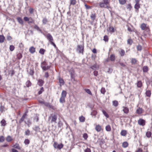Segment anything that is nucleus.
<instances>
[{"instance_id": "1", "label": "nucleus", "mask_w": 152, "mask_h": 152, "mask_svg": "<svg viewBox=\"0 0 152 152\" xmlns=\"http://www.w3.org/2000/svg\"><path fill=\"white\" fill-rule=\"evenodd\" d=\"M99 5L101 8H105L107 9L110 8V2L108 0H103V1L99 3Z\"/></svg>"}, {"instance_id": "2", "label": "nucleus", "mask_w": 152, "mask_h": 152, "mask_svg": "<svg viewBox=\"0 0 152 152\" xmlns=\"http://www.w3.org/2000/svg\"><path fill=\"white\" fill-rule=\"evenodd\" d=\"M67 94L66 92L64 90L62 91L61 97L59 99V102L61 103H63L65 102V98Z\"/></svg>"}, {"instance_id": "3", "label": "nucleus", "mask_w": 152, "mask_h": 152, "mask_svg": "<svg viewBox=\"0 0 152 152\" xmlns=\"http://www.w3.org/2000/svg\"><path fill=\"white\" fill-rule=\"evenodd\" d=\"M57 118V117L56 115L52 114L49 117V120H51L50 122L51 123H56Z\"/></svg>"}, {"instance_id": "4", "label": "nucleus", "mask_w": 152, "mask_h": 152, "mask_svg": "<svg viewBox=\"0 0 152 152\" xmlns=\"http://www.w3.org/2000/svg\"><path fill=\"white\" fill-rule=\"evenodd\" d=\"M84 46L83 45H77V50L79 53L83 54Z\"/></svg>"}, {"instance_id": "5", "label": "nucleus", "mask_w": 152, "mask_h": 152, "mask_svg": "<svg viewBox=\"0 0 152 152\" xmlns=\"http://www.w3.org/2000/svg\"><path fill=\"white\" fill-rule=\"evenodd\" d=\"M23 19L25 21L28 22V24L33 23L34 22V20L31 17H25L23 18Z\"/></svg>"}, {"instance_id": "6", "label": "nucleus", "mask_w": 152, "mask_h": 152, "mask_svg": "<svg viewBox=\"0 0 152 152\" xmlns=\"http://www.w3.org/2000/svg\"><path fill=\"white\" fill-rule=\"evenodd\" d=\"M53 146L55 148H58L60 149L63 147V145L61 143L60 144H58L57 142H55Z\"/></svg>"}, {"instance_id": "7", "label": "nucleus", "mask_w": 152, "mask_h": 152, "mask_svg": "<svg viewBox=\"0 0 152 152\" xmlns=\"http://www.w3.org/2000/svg\"><path fill=\"white\" fill-rule=\"evenodd\" d=\"M43 34L46 37L47 39L50 42L53 41V38L50 34L48 33L46 34H45L43 33Z\"/></svg>"}, {"instance_id": "8", "label": "nucleus", "mask_w": 152, "mask_h": 152, "mask_svg": "<svg viewBox=\"0 0 152 152\" xmlns=\"http://www.w3.org/2000/svg\"><path fill=\"white\" fill-rule=\"evenodd\" d=\"M137 122L138 124L140 126H143L145 125L146 121L145 120L142 118H140Z\"/></svg>"}, {"instance_id": "9", "label": "nucleus", "mask_w": 152, "mask_h": 152, "mask_svg": "<svg viewBox=\"0 0 152 152\" xmlns=\"http://www.w3.org/2000/svg\"><path fill=\"white\" fill-rule=\"evenodd\" d=\"M97 114V112L95 110L92 109H91V114L92 117L94 116V118H95L96 117V115Z\"/></svg>"}, {"instance_id": "10", "label": "nucleus", "mask_w": 152, "mask_h": 152, "mask_svg": "<svg viewBox=\"0 0 152 152\" xmlns=\"http://www.w3.org/2000/svg\"><path fill=\"white\" fill-rule=\"evenodd\" d=\"M95 129L97 132H100L102 130V129L101 126L99 125H96Z\"/></svg>"}, {"instance_id": "11", "label": "nucleus", "mask_w": 152, "mask_h": 152, "mask_svg": "<svg viewBox=\"0 0 152 152\" xmlns=\"http://www.w3.org/2000/svg\"><path fill=\"white\" fill-rule=\"evenodd\" d=\"M131 63L132 64H138V61L135 58H132L131 59Z\"/></svg>"}, {"instance_id": "12", "label": "nucleus", "mask_w": 152, "mask_h": 152, "mask_svg": "<svg viewBox=\"0 0 152 152\" xmlns=\"http://www.w3.org/2000/svg\"><path fill=\"white\" fill-rule=\"evenodd\" d=\"M122 108H123V111L124 113L126 114H128L129 112V108L127 107H123Z\"/></svg>"}, {"instance_id": "13", "label": "nucleus", "mask_w": 152, "mask_h": 152, "mask_svg": "<svg viewBox=\"0 0 152 152\" xmlns=\"http://www.w3.org/2000/svg\"><path fill=\"white\" fill-rule=\"evenodd\" d=\"M29 51L31 53L33 54L35 51V48L33 46H31L29 48Z\"/></svg>"}, {"instance_id": "14", "label": "nucleus", "mask_w": 152, "mask_h": 152, "mask_svg": "<svg viewBox=\"0 0 152 152\" xmlns=\"http://www.w3.org/2000/svg\"><path fill=\"white\" fill-rule=\"evenodd\" d=\"M17 20L18 23L22 25L23 24V19L20 17H18L17 18Z\"/></svg>"}, {"instance_id": "15", "label": "nucleus", "mask_w": 152, "mask_h": 152, "mask_svg": "<svg viewBox=\"0 0 152 152\" xmlns=\"http://www.w3.org/2000/svg\"><path fill=\"white\" fill-rule=\"evenodd\" d=\"M12 147L18 150H20L21 148V147L20 146L19 144L17 143L14 145L12 146Z\"/></svg>"}, {"instance_id": "16", "label": "nucleus", "mask_w": 152, "mask_h": 152, "mask_svg": "<svg viewBox=\"0 0 152 152\" xmlns=\"http://www.w3.org/2000/svg\"><path fill=\"white\" fill-rule=\"evenodd\" d=\"M143 110L142 108H139L137 109L136 110V113L138 114H141L143 112Z\"/></svg>"}, {"instance_id": "17", "label": "nucleus", "mask_w": 152, "mask_h": 152, "mask_svg": "<svg viewBox=\"0 0 152 152\" xmlns=\"http://www.w3.org/2000/svg\"><path fill=\"white\" fill-rule=\"evenodd\" d=\"M127 133V132L126 130H123L121 131L120 134L121 135L125 136L126 135Z\"/></svg>"}, {"instance_id": "18", "label": "nucleus", "mask_w": 152, "mask_h": 152, "mask_svg": "<svg viewBox=\"0 0 152 152\" xmlns=\"http://www.w3.org/2000/svg\"><path fill=\"white\" fill-rule=\"evenodd\" d=\"M26 115H27L26 113L23 115V116L21 118L20 120L19 121V123H21L24 121Z\"/></svg>"}, {"instance_id": "19", "label": "nucleus", "mask_w": 152, "mask_h": 152, "mask_svg": "<svg viewBox=\"0 0 152 152\" xmlns=\"http://www.w3.org/2000/svg\"><path fill=\"white\" fill-rule=\"evenodd\" d=\"M145 94L146 96L150 97L151 94V91L149 90H146L145 92Z\"/></svg>"}, {"instance_id": "20", "label": "nucleus", "mask_w": 152, "mask_h": 152, "mask_svg": "<svg viewBox=\"0 0 152 152\" xmlns=\"http://www.w3.org/2000/svg\"><path fill=\"white\" fill-rule=\"evenodd\" d=\"M44 84V81L41 79H39L38 81V85L40 86H42Z\"/></svg>"}, {"instance_id": "21", "label": "nucleus", "mask_w": 152, "mask_h": 152, "mask_svg": "<svg viewBox=\"0 0 152 152\" xmlns=\"http://www.w3.org/2000/svg\"><path fill=\"white\" fill-rule=\"evenodd\" d=\"M5 38L2 35H0V43H3L4 42Z\"/></svg>"}, {"instance_id": "22", "label": "nucleus", "mask_w": 152, "mask_h": 152, "mask_svg": "<svg viewBox=\"0 0 152 152\" xmlns=\"http://www.w3.org/2000/svg\"><path fill=\"white\" fill-rule=\"evenodd\" d=\"M6 140L8 142H11L12 140V139L11 136H8L7 137Z\"/></svg>"}, {"instance_id": "23", "label": "nucleus", "mask_w": 152, "mask_h": 152, "mask_svg": "<svg viewBox=\"0 0 152 152\" xmlns=\"http://www.w3.org/2000/svg\"><path fill=\"white\" fill-rule=\"evenodd\" d=\"M7 110V109L5 108L4 106L1 105L0 107V111L2 113Z\"/></svg>"}, {"instance_id": "24", "label": "nucleus", "mask_w": 152, "mask_h": 152, "mask_svg": "<svg viewBox=\"0 0 152 152\" xmlns=\"http://www.w3.org/2000/svg\"><path fill=\"white\" fill-rule=\"evenodd\" d=\"M113 105L115 107H116L118 105V103L117 100H114L113 102Z\"/></svg>"}, {"instance_id": "25", "label": "nucleus", "mask_w": 152, "mask_h": 152, "mask_svg": "<svg viewBox=\"0 0 152 152\" xmlns=\"http://www.w3.org/2000/svg\"><path fill=\"white\" fill-rule=\"evenodd\" d=\"M96 17V16L95 13L92 14L90 15L91 18L93 21L95 20Z\"/></svg>"}, {"instance_id": "26", "label": "nucleus", "mask_w": 152, "mask_h": 152, "mask_svg": "<svg viewBox=\"0 0 152 152\" xmlns=\"http://www.w3.org/2000/svg\"><path fill=\"white\" fill-rule=\"evenodd\" d=\"M141 28L142 30H144L147 28L146 25L145 23H143L141 25Z\"/></svg>"}, {"instance_id": "27", "label": "nucleus", "mask_w": 152, "mask_h": 152, "mask_svg": "<svg viewBox=\"0 0 152 152\" xmlns=\"http://www.w3.org/2000/svg\"><path fill=\"white\" fill-rule=\"evenodd\" d=\"M0 123L1 124V126H5L6 125V121L4 119L2 120L1 121Z\"/></svg>"}, {"instance_id": "28", "label": "nucleus", "mask_w": 152, "mask_h": 152, "mask_svg": "<svg viewBox=\"0 0 152 152\" xmlns=\"http://www.w3.org/2000/svg\"><path fill=\"white\" fill-rule=\"evenodd\" d=\"M50 67V66L47 65V66H42V68L44 70L46 71Z\"/></svg>"}, {"instance_id": "29", "label": "nucleus", "mask_w": 152, "mask_h": 152, "mask_svg": "<svg viewBox=\"0 0 152 152\" xmlns=\"http://www.w3.org/2000/svg\"><path fill=\"white\" fill-rule=\"evenodd\" d=\"M128 143L127 142H124L122 143V147L124 148H126L128 146Z\"/></svg>"}, {"instance_id": "30", "label": "nucleus", "mask_w": 152, "mask_h": 152, "mask_svg": "<svg viewBox=\"0 0 152 152\" xmlns=\"http://www.w3.org/2000/svg\"><path fill=\"white\" fill-rule=\"evenodd\" d=\"M34 29H37V31H39L41 33H42V30L39 28L37 25H35L34 27Z\"/></svg>"}, {"instance_id": "31", "label": "nucleus", "mask_w": 152, "mask_h": 152, "mask_svg": "<svg viewBox=\"0 0 152 152\" xmlns=\"http://www.w3.org/2000/svg\"><path fill=\"white\" fill-rule=\"evenodd\" d=\"M84 90L87 93H88L91 96L92 95V94L90 89H88L86 88L84 89Z\"/></svg>"}, {"instance_id": "32", "label": "nucleus", "mask_w": 152, "mask_h": 152, "mask_svg": "<svg viewBox=\"0 0 152 152\" xmlns=\"http://www.w3.org/2000/svg\"><path fill=\"white\" fill-rule=\"evenodd\" d=\"M105 129L107 132H110L111 130V128L110 125H107L105 127Z\"/></svg>"}, {"instance_id": "33", "label": "nucleus", "mask_w": 152, "mask_h": 152, "mask_svg": "<svg viewBox=\"0 0 152 152\" xmlns=\"http://www.w3.org/2000/svg\"><path fill=\"white\" fill-rule=\"evenodd\" d=\"M45 50L43 48H41L39 50V53L41 55L44 54Z\"/></svg>"}, {"instance_id": "34", "label": "nucleus", "mask_w": 152, "mask_h": 152, "mask_svg": "<svg viewBox=\"0 0 152 152\" xmlns=\"http://www.w3.org/2000/svg\"><path fill=\"white\" fill-rule=\"evenodd\" d=\"M140 8V5L139 3H136L134 5V8L135 9L138 10Z\"/></svg>"}, {"instance_id": "35", "label": "nucleus", "mask_w": 152, "mask_h": 152, "mask_svg": "<svg viewBox=\"0 0 152 152\" xmlns=\"http://www.w3.org/2000/svg\"><path fill=\"white\" fill-rule=\"evenodd\" d=\"M85 118L82 116L80 117L79 118V119L80 122H84L85 121Z\"/></svg>"}, {"instance_id": "36", "label": "nucleus", "mask_w": 152, "mask_h": 152, "mask_svg": "<svg viewBox=\"0 0 152 152\" xmlns=\"http://www.w3.org/2000/svg\"><path fill=\"white\" fill-rule=\"evenodd\" d=\"M109 31L111 32H115V29L112 26H110L109 27Z\"/></svg>"}, {"instance_id": "37", "label": "nucleus", "mask_w": 152, "mask_h": 152, "mask_svg": "<svg viewBox=\"0 0 152 152\" xmlns=\"http://www.w3.org/2000/svg\"><path fill=\"white\" fill-rule=\"evenodd\" d=\"M120 53L121 56H123L125 55V51L124 50L121 49L120 52Z\"/></svg>"}, {"instance_id": "38", "label": "nucleus", "mask_w": 152, "mask_h": 152, "mask_svg": "<svg viewBox=\"0 0 152 152\" xmlns=\"http://www.w3.org/2000/svg\"><path fill=\"white\" fill-rule=\"evenodd\" d=\"M26 85L27 87H29L31 86V83L29 80H28L26 83Z\"/></svg>"}, {"instance_id": "39", "label": "nucleus", "mask_w": 152, "mask_h": 152, "mask_svg": "<svg viewBox=\"0 0 152 152\" xmlns=\"http://www.w3.org/2000/svg\"><path fill=\"white\" fill-rule=\"evenodd\" d=\"M119 3L122 5L125 4L126 2V0H119Z\"/></svg>"}, {"instance_id": "40", "label": "nucleus", "mask_w": 152, "mask_h": 152, "mask_svg": "<svg viewBox=\"0 0 152 152\" xmlns=\"http://www.w3.org/2000/svg\"><path fill=\"white\" fill-rule=\"evenodd\" d=\"M146 135L147 137L150 138L151 135V132L150 131L147 132L146 134Z\"/></svg>"}, {"instance_id": "41", "label": "nucleus", "mask_w": 152, "mask_h": 152, "mask_svg": "<svg viewBox=\"0 0 152 152\" xmlns=\"http://www.w3.org/2000/svg\"><path fill=\"white\" fill-rule=\"evenodd\" d=\"M76 0H70V5H74L76 4Z\"/></svg>"}, {"instance_id": "42", "label": "nucleus", "mask_w": 152, "mask_h": 152, "mask_svg": "<svg viewBox=\"0 0 152 152\" xmlns=\"http://www.w3.org/2000/svg\"><path fill=\"white\" fill-rule=\"evenodd\" d=\"M137 86L138 87L140 88L142 86V83L141 81H138L137 83Z\"/></svg>"}, {"instance_id": "43", "label": "nucleus", "mask_w": 152, "mask_h": 152, "mask_svg": "<svg viewBox=\"0 0 152 152\" xmlns=\"http://www.w3.org/2000/svg\"><path fill=\"white\" fill-rule=\"evenodd\" d=\"M69 72L71 75V77L72 78L74 74V72L73 69H72L71 70H70V71H69Z\"/></svg>"}, {"instance_id": "44", "label": "nucleus", "mask_w": 152, "mask_h": 152, "mask_svg": "<svg viewBox=\"0 0 152 152\" xmlns=\"http://www.w3.org/2000/svg\"><path fill=\"white\" fill-rule=\"evenodd\" d=\"M148 70V68L147 66H144L143 68V71L144 72H146Z\"/></svg>"}, {"instance_id": "45", "label": "nucleus", "mask_w": 152, "mask_h": 152, "mask_svg": "<svg viewBox=\"0 0 152 152\" xmlns=\"http://www.w3.org/2000/svg\"><path fill=\"white\" fill-rule=\"evenodd\" d=\"M110 59L112 61H114L115 60V56L114 55H111L110 58Z\"/></svg>"}, {"instance_id": "46", "label": "nucleus", "mask_w": 152, "mask_h": 152, "mask_svg": "<svg viewBox=\"0 0 152 152\" xmlns=\"http://www.w3.org/2000/svg\"><path fill=\"white\" fill-rule=\"evenodd\" d=\"M48 21L46 18H44L42 20V23L43 24H46L48 22Z\"/></svg>"}, {"instance_id": "47", "label": "nucleus", "mask_w": 152, "mask_h": 152, "mask_svg": "<svg viewBox=\"0 0 152 152\" xmlns=\"http://www.w3.org/2000/svg\"><path fill=\"white\" fill-rule=\"evenodd\" d=\"M102 112L103 114L107 118H109V116L108 115L107 113L104 110H102Z\"/></svg>"}, {"instance_id": "48", "label": "nucleus", "mask_w": 152, "mask_h": 152, "mask_svg": "<svg viewBox=\"0 0 152 152\" xmlns=\"http://www.w3.org/2000/svg\"><path fill=\"white\" fill-rule=\"evenodd\" d=\"M24 143L26 145H28L30 143V140L28 139H26L24 141Z\"/></svg>"}, {"instance_id": "49", "label": "nucleus", "mask_w": 152, "mask_h": 152, "mask_svg": "<svg viewBox=\"0 0 152 152\" xmlns=\"http://www.w3.org/2000/svg\"><path fill=\"white\" fill-rule=\"evenodd\" d=\"M127 43L128 44L130 45H131L133 42V41L131 39H128L127 41Z\"/></svg>"}, {"instance_id": "50", "label": "nucleus", "mask_w": 152, "mask_h": 152, "mask_svg": "<svg viewBox=\"0 0 152 152\" xmlns=\"http://www.w3.org/2000/svg\"><path fill=\"white\" fill-rule=\"evenodd\" d=\"M17 57L18 59H20L22 57V54L20 53H18L17 55Z\"/></svg>"}, {"instance_id": "51", "label": "nucleus", "mask_w": 152, "mask_h": 152, "mask_svg": "<svg viewBox=\"0 0 152 152\" xmlns=\"http://www.w3.org/2000/svg\"><path fill=\"white\" fill-rule=\"evenodd\" d=\"M108 38L107 35H105L104 37L103 40L105 42H108Z\"/></svg>"}, {"instance_id": "52", "label": "nucleus", "mask_w": 152, "mask_h": 152, "mask_svg": "<svg viewBox=\"0 0 152 152\" xmlns=\"http://www.w3.org/2000/svg\"><path fill=\"white\" fill-rule=\"evenodd\" d=\"M30 134V131L29 129H27L25 132V134L28 136Z\"/></svg>"}, {"instance_id": "53", "label": "nucleus", "mask_w": 152, "mask_h": 152, "mask_svg": "<svg viewBox=\"0 0 152 152\" xmlns=\"http://www.w3.org/2000/svg\"><path fill=\"white\" fill-rule=\"evenodd\" d=\"M105 91H105V88H102L101 90V93H102L103 94H104L105 92Z\"/></svg>"}, {"instance_id": "54", "label": "nucleus", "mask_w": 152, "mask_h": 152, "mask_svg": "<svg viewBox=\"0 0 152 152\" xmlns=\"http://www.w3.org/2000/svg\"><path fill=\"white\" fill-rule=\"evenodd\" d=\"M44 104L47 107H50V108H51V107H52V106H51L49 103H48V102H45V103Z\"/></svg>"}, {"instance_id": "55", "label": "nucleus", "mask_w": 152, "mask_h": 152, "mask_svg": "<svg viewBox=\"0 0 152 152\" xmlns=\"http://www.w3.org/2000/svg\"><path fill=\"white\" fill-rule=\"evenodd\" d=\"M4 138L3 136H0V142H3L4 140Z\"/></svg>"}, {"instance_id": "56", "label": "nucleus", "mask_w": 152, "mask_h": 152, "mask_svg": "<svg viewBox=\"0 0 152 152\" xmlns=\"http://www.w3.org/2000/svg\"><path fill=\"white\" fill-rule=\"evenodd\" d=\"M135 152H144L142 149L140 148H138Z\"/></svg>"}, {"instance_id": "57", "label": "nucleus", "mask_w": 152, "mask_h": 152, "mask_svg": "<svg viewBox=\"0 0 152 152\" xmlns=\"http://www.w3.org/2000/svg\"><path fill=\"white\" fill-rule=\"evenodd\" d=\"M40 129L38 126H36L35 127L34 130L37 132L40 131Z\"/></svg>"}, {"instance_id": "58", "label": "nucleus", "mask_w": 152, "mask_h": 152, "mask_svg": "<svg viewBox=\"0 0 152 152\" xmlns=\"http://www.w3.org/2000/svg\"><path fill=\"white\" fill-rule=\"evenodd\" d=\"M59 82L60 84L63 85L64 84V81L61 78H59Z\"/></svg>"}, {"instance_id": "59", "label": "nucleus", "mask_w": 152, "mask_h": 152, "mask_svg": "<svg viewBox=\"0 0 152 152\" xmlns=\"http://www.w3.org/2000/svg\"><path fill=\"white\" fill-rule=\"evenodd\" d=\"M15 49L14 46L13 45H11L10 47V49L11 51H13Z\"/></svg>"}, {"instance_id": "60", "label": "nucleus", "mask_w": 152, "mask_h": 152, "mask_svg": "<svg viewBox=\"0 0 152 152\" xmlns=\"http://www.w3.org/2000/svg\"><path fill=\"white\" fill-rule=\"evenodd\" d=\"M44 88L43 87H42L41 89H40V90H39V91L38 92V94H41L42 92L43 91H44Z\"/></svg>"}, {"instance_id": "61", "label": "nucleus", "mask_w": 152, "mask_h": 152, "mask_svg": "<svg viewBox=\"0 0 152 152\" xmlns=\"http://www.w3.org/2000/svg\"><path fill=\"white\" fill-rule=\"evenodd\" d=\"M47 65L48 64L46 62L43 61L42 63L41 64V67L42 68V66H47Z\"/></svg>"}, {"instance_id": "62", "label": "nucleus", "mask_w": 152, "mask_h": 152, "mask_svg": "<svg viewBox=\"0 0 152 152\" xmlns=\"http://www.w3.org/2000/svg\"><path fill=\"white\" fill-rule=\"evenodd\" d=\"M142 47L140 45H138L137 46V49L138 50L140 51L142 50Z\"/></svg>"}, {"instance_id": "63", "label": "nucleus", "mask_w": 152, "mask_h": 152, "mask_svg": "<svg viewBox=\"0 0 152 152\" xmlns=\"http://www.w3.org/2000/svg\"><path fill=\"white\" fill-rule=\"evenodd\" d=\"M7 40L10 41L12 39V37L10 35H7Z\"/></svg>"}, {"instance_id": "64", "label": "nucleus", "mask_w": 152, "mask_h": 152, "mask_svg": "<svg viewBox=\"0 0 152 152\" xmlns=\"http://www.w3.org/2000/svg\"><path fill=\"white\" fill-rule=\"evenodd\" d=\"M132 6L131 4H129L127 6V8L130 10L132 8Z\"/></svg>"}]
</instances>
